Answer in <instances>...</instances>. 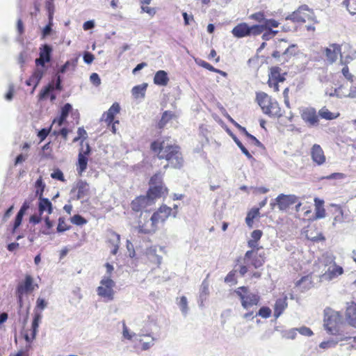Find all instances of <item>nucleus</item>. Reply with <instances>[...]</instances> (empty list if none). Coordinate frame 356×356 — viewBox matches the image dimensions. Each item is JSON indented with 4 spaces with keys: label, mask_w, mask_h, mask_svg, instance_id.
Instances as JSON below:
<instances>
[{
    "label": "nucleus",
    "mask_w": 356,
    "mask_h": 356,
    "mask_svg": "<svg viewBox=\"0 0 356 356\" xmlns=\"http://www.w3.org/2000/svg\"><path fill=\"white\" fill-rule=\"evenodd\" d=\"M83 61L86 64H91L95 59V56L92 53H90L89 51H85L83 54Z\"/></svg>",
    "instance_id": "nucleus-56"
},
{
    "label": "nucleus",
    "mask_w": 356,
    "mask_h": 356,
    "mask_svg": "<svg viewBox=\"0 0 356 356\" xmlns=\"http://www.w3.org/2000/svg\"><path fill=\"white\" fill-rule=\"evenodd\" d=\"M169 78L168 73L164 70H159L154 77V83L157 86H165L168 83Z\"/></svg>",
    "instance_id": "nucleus-24"
},
{
    "label": "nucleus",
    "mask_w": 356,
    "mask_h": 356,
    "mask_svg": "<svg viewBox=\"0 0 356 356\" xmlns=\"http://www.w3.org/2000/svg\"><path fill=\"white\" fill-rule=\"evenodd\" d=\"M36 191L35 193L39 197H42L45 188V184L43 182L42 177L38 179L35 181Z\"/></svg>",
    "instance_id": "nucleus-40"
},
{
    "label": "nucleus",
    "mask_w": 356,
    "mask_h": 356,
    "mask_svg": "<svg viewBox=\"0 0 356 356\" xmlns=\"http://www.w3.org/2000/svg\"><path fill=\"white\" fill-rule=\"evenodd\" d=\"M175 116L174 113L169 111H165L159 122L158 126L159 129L163 128L166 124Z\"/></svg>",
    "instance_id": "nucleus-35"
},
{
    "label": "nucleus",
    "mask_w": 356,
    "mask_h": 356,
    "mask_svg": "<svg viewBox=\"0 0 356 356\" xmlns=\"http://www.w3.org/2000/svg\"><path fill=\"white\" fill-rule=\"evenodd\" d=\"M341 88V86L339 87L338 88H335L333 91L330 92H326L325 94L329 95L330 97H337V98H343L346 97V95L342 94L340 92V90Z\"/></svg>",
    "instance_id": "nucleus-54"
},
{
    "label": "nucleus",
    "mask_w": 356,
    "mask_h": 356,
    "mask_svg": "<svg viewBox=\"0 0 356 356\" xmlns=\"http://www.w3.org/2000/svg\"><path fill=\"white\" fill-rule=\"evenodd\" d=\"M42 315L41 312H35L34 317L33 319L32 325H31V330H32V339H35L38 331L40 323L41 321Z\"/></svg>",
    "instance_id": "nucleus-28"
},
{
    "label": "nucleus",
    "mask_w": 356,
    "mask_h": 356,
    "mask_svg": "<svg viewBox=\"0 0 356 356\" xmlns=\"http://www.w3.org/2000/svg\"><path fill=\"white\" fill-rule=\"evenodd\" d=\"M256 99L266 115L271 118H280L282 115L277 102L266 93L263 92L257 93Z\"/></svg>",
    "instance_id": "nucleus-2"
},
{
    "label": "nucleus",
    "mask_w": 356,
    "mask_h": 356,
    "mask_svg": "<svg viewBox=\"0 0 356 356\" xmlns=\"http://www.w3.org/2000/svg\"><path fill=\"white\" fill-rule=\"evenodd\" d=\"M346 177V175L343 173L340 172H334L328 176L325 177L324 178L326 179H342Z\"/></svg>",
    "instance_id": "nucleus-60"
},
{
    "label": "nucleus",
    "mask_w": 356,
    "mask_h": 356,
    "mask_svg": "<svg viewBox=\"0 0 356 356\" xmlns=\"http://www.w3.org/2000/svg\"><path fill=\"white\" fill-rule=\"evenodd\" d=\"M298 329L292 328L282 332L283 337L289 339H294L297 335Z\"/></svg>",
    "instance_id": "nucleus-48"
},
{
    "label": "nucleus",
    "mask_w": 356,
    "mask_h": 356,
    "mask_svg": "<svg viewBox=\"0 0 356 356\" xmlns=\"http://www.w3.org/2000/svg\"><path fill=\"white\" fill-rule=\"evenodd\" d=\"M33 289V277L30 275H26L24 280L18 284L17 287V292L26 293L31 292Z\"/></svg>",
    "instance_id": "nucleus-17"
},
{
    "label": "nucleus",
    "mask_w": 356,
    "mask_h": 356,
    "mask_svg": "<svg viewBox=\"0 0 356 356\" xmlns=\"http://www.w3.org/2000/svg\"><path fill=\"white\" fill-rule=\"evenodd\" d=\"M296 44L290 45L283 52L282 56L285 57L286 60L288 58H290L291 56H293L296 53Z\"/></svg>",
    "instance_id": "nucleus-44"
},
{
    "label": "nucleus",
    "mask_w": 356,
    "mask_h": 356,
    "mask_svg": "<svg viewBox=\"0 0 356 356\" xmlns=\"http://www.w3.org/2000/svg\"><path fill=\"white\" fill-rule=\"evenodd\" d=\"M306 236L309 240L314 242L323 241L325 239L321 233H317L316 235H314L313 234V232L309 230L307 232Z\"/></svg>",
    "instance_id": "nucleus-41"
},
{
    "label": "nucleus",
    "mask_w": 356,
    "mask_h": 356,
    "mask_svg": "<svg viewBox=\"0 0 356 356\" xmlns=\"http://www.w3.org/2000/svg\"><path fill=\"white\" fill-rule=\"evenodd\" d=\"M318 115L321 118L327 120L336 119L339 115V113L335 114L330 112L325 106L319 110Z\"/></svg>",
    "instance_id": "nucleus-34"
},
{
    "label": "nucleus",
    "mask_w": 356,
    "mask_h": 356,
    "mask_svg": "<svg viewBox=\"0 0 356 356\" xmlns=\"http://www.w3.org/2000/svg\"><path fill=\"white\" fill-rule=\"evenodd\" d=\"M120 107L118 103H113L110 108L104 113L103 118H105V122L108 124L113 122L115 115L120 112Z\"/></svg>",
    "instance_id": "nucleus-22"
},
{
    "label": "nucleus",
    "mask_w": 356,
    "mask_h": 356,
    "mask_svg": "<svg viewBox=\"0 0 356 356\" xmlns=\"http://www.w3.org/2000/svg\"><path fill=\"white\" fill-rule=\"evenodd\" d=\"M271 309L268 307H261L255 316H259L264 318H269L271 315Z\"/></svg>",
    "instance_id": "nucleus-42"
},
{
    "label": "nucleus",
    "mask_w": 356,
    "mask_h": 356,
    "mask_svg": "<svg viewBox=\"0 0 356 356\" xmlns=\"http://www.w3.org/2000/svg\"><path fill=\"white\" fill-rule=\"evenodd\" d=\"M52 47L47 44H44L40 47L39 58H36L35 62L37 66L45 67V64L49 63L51 59Z\"/></svg>",
    "instance_id": "nucleus-12"
},
{
    "label": "nucleus",
    "mask_w": 356,
    "mask_h": 356,
    "mask_svg": "<svg viewBox=\"0 0 356 356\" xmlns=\"http://www.w3.org/2000/svg\"><path fill=\"white\" fill-rule=\"evenodd\" d=\"M29 208V203L27 201H25L22 205L19 211L17 212L14 225H13V232L20 226L22 222L23 217L26 211V210Z\"/></svg>",
    "instance_id": "nucleus-21"
},
{
    "label": "nucleus",
    "mask_w": 356,
    "mask_h": 356,
    "mask_svg": "<svg viewBox=\"0 0 356 356\" xmlns=\"http://www.w3.org/2000/svg\"><path fill=\"white\" fill-rule=\"evenodd\" d=\"M348 306L346 311V318L348 323L354 327H356V303L351 302L347 303Z\"/></svg>",
    "instance_id": "nucleus-16"
},
{
    "label": "nucleus",
    "mask_w": 356,
    "mask_h": 356,
    "mask_svg": "<svg viewBox=\"0 0 356 356\" xmlns=\"http://www.w3.org/2000/svg\"><path fill=\"white\" fill-rule=\"evenodd\" d=\"M101 286L97 287V294L103 298H106L109 300L113 299V287L115 282L109 277H104L100 282Z\"/></svg>",
    "instance_id": "nucleus-8"
},
{
    "label": "nucleus",
    "mask_w": 356,
    "mask_h": 356,
    "mask_svg": "<svg viewBox=\"0 0 356 356\" xmlns=\"http://www.w3.org/2000/svg\"><path fill=\"white\" fill-rule=\"evenodd\" d=\"M138 337H144L150 339L147 341H143V340L141 338L137 339L142 344V349L143 350H147L149 348H151L154 345L155 342L157 341V338L152 336L151 333H140L138 334Z\"/></svg>",
    "instance_id": "nucleus-23"
},
{
    "label": "nucleus",
    "mask_w": 356,
    "mask_h": 356,
    "mask_svg": "<svg viewBox=\"0 0 356 356\" xmlns=\"http://www.w3.org/2000/svg\"><path fill=\"white\" fill-rule=\"evenodd\" d=\"M232 33L237 38L257 36L261 34V29L257 24L249 25L245 22H242L233 28Z\"/></svg>",
    "instance_id": "nucleus-6"
},
{
    "label": "nucleus",
    "mask_w": 356,
    "mask_h": 356,
    "mask_svg": "<svg viewBox=\"0 0 356 356\" xmlns=\"http://www.w3.org/2000/svg\"><path fill=\"white\" fill-rule=\"evenodd\" d=\"M227 118L229 120V121L231 123H232L238 130H240L241 132H243L252 141V143L255 146H257L258 147H263L262 143L258 139H257L256 137H254L253 135L248 133L245 127H243L241 126L239 124H238L229 115H227Z\"/></svg>",
    "instance_id": "nucleus-18"
},
{
    "label": "nucleus",
    "mask_w": 356,
    "mask_h": 356,
    "mask_svg": "<svg viewBox=\"0 0 356 356\" xmlns=\"http://www.w3.org/2000/svg\"><path fill=\"white\" fill-rule=\"evenodd\" d=\"M149 184V188H161V195L163 194L164 191H165V188H164L163 186H162V175L161 173H156L154 175H153L150 179Z\"/></svg>",
    "instance_id": "nucleus-27"
},
{
    "label": "nucleus",
    "mask_w": 356,
    "mask_h": 356,
    "mask_svg": "<svg viewBox=\"0 0 356 356\" xmlns=\"http://www.w3.org/2000/svg\"><path fill=\"white\" fill-rule=\"evenodd\" d=\"M51 177L53 178V179H57V180H59V181H65V178H64V175H63V172L59 170V169H56L55 170L51 175Z\"/></svg>",
    "instance_id": "nucleus-55"
},
{
    "label": "nucleus",
    "mask_w": 356,
    "mask_h": 356,
    "mask_svg": "<svg viewBox=\"0 0 356 356\" xmlns=\"http://www.w3.org/2000/svg\"><path fill=\"white\" fill-rule=\"evenodd\" d=\"M276 204L280 211H286L290 206L296 204L298 201V197L295 195L280 194L275 198Z\"/></svg>",
    "instance_id": "nucleus-11"
},
{
    "label": "nucleus",
    "mask_w": 356,
    "mask_h": 356,
    "mask_svg": "<svg viewBox=\"0 0 356 356\" xmlns=\"http://www.w3.org/2000/svg\"><path fill=\"white\" fill-rule=\"evenodd\" d=\"M268 79V86H272L273 81H285L284 74H281V69L279 67H273L270 68Z\"/></svg>",
    "instance_id": "nucleus-19"
},
{
    "label": "nucleus",
    "mask_w": 356,
    "mask_h": 356,
    "mask_svg": "<svg viewBox=\"0 0 356 356\" xmlns=\"http://www.w3.org/2000/svg\"><path fill=\"white\" fill-rule=\"evenodd\" d=\"M340 337L337 339H330L327 341H325L321 342L319 344V347L323 349H327L330 348L334 347L339 341H343V340H347L348 339H350V337H344L343 335L339 336Z\"/></svg>",
    "instance_id": "nucleus-32"
},
{
    "label": "nucleus",
    "mask_w": 356,
    "mask_h": 356,
    "mask_svg": "<svg viewBox=\"0 0 356 356\" xmlns=\"http://www.w3.org/2000/svg\"><path fill=\"white\" fill-rule=\"evenodd\" d=\"M301 118L309 127H316L319 119L316 111L313 107H306L301 111Z\"/></svg>",
    "instance_id": "nucleus-9"
},
{
    "label": "nucleus",
    "mask_w": 356,
    "mask_h": 356,
    "mask_svg": "<svg viewBox=\"0 0 356 356\" xmlns=\"http://www.w3.org/2000/svg\"><path fill=\"white\" fill-rule=\"evenodd\" d=\"M324 313V327L327 332L332 335L342 336L340 330L342 318L339 313L330 308L325 309Z\"/></svg>",
    "instance_id": "nucleus-3"
},
{
    "label": "nucleus",
    "mask_w": 356,
    "mask_h": 356,
    "mask_svg": "<svg viewBox=\"0 0 356 356\" xmlns=\"http://www.w3.org/2000/svg\"><path fill=\"white\" fill-rule=\"evenodd\" d=\"M343 273V268L337 266L334 262H333V264H331L323 273L322 277L325 280H332V279L337 277L339 275H342Z\"/></svg>",
    "instance_id": "nucleus-13"
},
{
    "label": "nucleus",
    "mask_w": 356,
    "mask_h": 356,
    "mask_svg": "<svg viewBox=\"0 0 356 356\" xmlns=\"http://www.w3.org/2000/svg\"><path fill=\"white\" fill-rule=\"evenodd\" d=\"M76 190L78 191L76 199L80 200L88 195L89 186L86 181L80 179L76 182V186L71 190V193H74Z\"/></svg>",
    "instance_id": "nucleus-15"
},
{
    "label": "nucleus",
    "mask_w": 356,
    "mask_h": 356,
    "mask_svg": "<svg viewBox=\"0 0 356 356\" xmlns=\"http://www.w3.org/2000/svg\"><path fill=\"white\" fill-rule=\"evenodd\" d=\"M47 307V302L41 298H38L36 300V307L35 308V312H37V309H40L41 311L44 310Z\"/></svg>",
    "instance_id": "nucleus-51"
},
{
    "label": "nucleus",
    "mask_w": 356,
    "mask_h": 356,
    "mask_svg": "<svg viewBox=\"0 0 356 356\" xmlns=\"http://www.w3.org/2000/svg\"><path fill=\"white\" fill-rule=\"evenodd\" d=\"M349 47L348 44H343L341 46L337 44H332L329 48L325 49V55L327 59L331 63H334L337 60L338 56L340 55L341 58L343 57V54L341 52L342 48L346 49Z\"/></svg>",
    "instance_id": "nucleus-10"
},
{
    "label": "nucleus",
    "mask_w": 356,
    "mask_h": 356,
    "mask_svg": "<svg viewBox=\"0 0 356 356\" xmlns=\"http://www.w3.org/2000/svg\"><path fill=\"white\" fill-rule=\"evenodd\" d=\"M249 18L251 19L255 20L256 22H257L260 24L264 23V21L266 20L264 14L262 12H257V13H253L250 15Z\"/></svg>",
    "instance_id": "nucleus-45"
},
{
    "label": "nucleus",
    "mask_w": 356,
    "mask_h": 356,
    "mask_svg": "<svg viewBox=\"0 0 356 356\" xmlns=\"http://www.w3.org/2000/svg\"><path fill=\"white\" fill-rule=\"evenodd\" d=\"M293 23H305L307 20H314V13L307 5H302L285 17Z\"/></svg>",
    "instance_id": "nucleus-7"
},
{
    "label": "nucleus",
    "mask_w": 356,
    "mask_h": 356,
    "mask_svg": "<svg viewBox=\"0 0 356 356\" xmlns=\"http://www.w3.org/2000/svg\"><path fill=\"white\" fill-rule=\"evenodd\" d=\"M259 214V208H252L247 214L245 222L249 227H252L253 220Z\"/></svg>",
    "instance_id": "nucleus-36"
},
{
    "label": "nucleus",
    "mask_w": 356,
    "mask_h": 356,
    "mask_svg": "<svg viewBox=\"0 0 356 356\" xmlns=\"http://www.w3.org/2000/svg\"><path fill=\"white\" fill-rule=\"evenodd\" d=\"M182 314L186 316L188 313V300L186 296H183L180 298L179 302L177 303Z\"/></svg>",
    "instance_id": "nucleus-38"
},
{
    "label": "nucleus",
    "mask_w": 356,
    "mask_h": 356,
    "mask_svg": "<svg viewBox=\"0 0 356 356\" xmlns=\"http://www.w3.org/2000/svg\"><path fill=\"white\" fill-rule=\"evenodd\" d=\"M264 259L261 257V254H259V257L255 255L252 259V265L255 268H258L261 267L264 264Z\"/></svg>",
    "instance_id": "nucleus-52"
},
{
    "label": "nucleus",
    "mask_w": 356,
    "mask_h": 356,
    "mask_svg": "<svg viewBox=\"0 0 356 356\" xmlns=\"http://www.w3.org/2000/svg\"><path fill=\"white\" fill-rule=\"evenodd\" d=\"M122 335L125 339L131 340L133 338V337L136 336V334L130 333L129 331V329L127 328L126 325L124 323L123 324Z\"/></svg>",
    "instance_id": "nucleus-61"
},
{
    "label": "nucleus",
    "mask_w": 356,
    "mask_h": 356,
    "mask_svg": "<svg viewBox=\"0 0 356 356\" xmlns=\"http://www.w3.org/2000/svg\"><path fill=\"white\" fill-rule=\"evenodd\" d=\"M234 293L240 298L243 308L246 310H248L254 305H257L259 302L260 297L258 294L252 293L246 286L237 288Z\"/></svg>",
    "instance_id": "nucleus-5"
},
{
    "label": "nucleus",
    "mask_w": 356,
    "mask_h": 356,
    "mask_svg": "<svg viewBox=\"0 0 356 356\" xmlns=\"http://www.w3.org/2000/svg\"><path fill=\"white\" fill-rule=\"evenodd\" d=\"M157 211L162 213L163 216H166V219H167L171 213L172 209L170 207H168L164 205V206L161 207Z\"/></svg>",
    "instance_id": "nucleus-63"
},
{
    "label": "nucleus",
    "mask_w": 356,
    "mask_h": 356,
    "mask_svg": "<svg viewBox=\"0 0 356 356\" xmlns=\"http://www.w3.org/2000/svg\"><path fill=\"white\" fill-rule=\"evenodd\" d=\"M81 147L79 149V155L82 154V156L88 157L91 152V148L88 143L86 144V147L84 148L83 146V142L81 143Z\"/></svg>",
    "instance_id": "nucleus-53"
},
{
    "label": "nucleus",
    "mask_w": 356,
    "mask_h": 356,
    "mask_svg": "<svg viewBox=\"0 0 356 356\" xmlns=\"http://www.w3.org/2000/svg\"><path fill=\"white\" fill-rule=\"evenodd\" d=\"M280 23L274 19H266L264 21V23L258 24L261 29V34L264 31V30H273L272 27L276 28L278 27Z\"/></svg>",
    "instance_id": "nucleus-31"
},
{
    "label": "nucleus",
    "mask_w": 356,
    "mask_h": 356,
    "mask_svg": "<svg viewBox=\"0 0 356 356\" xmlns=\"http://www.w3.org/2000/svg\"><path fill=\"white\" fill-rule=\"evenodd\" d=\"M165 220L166 216H163V214L159 211L154 212L149 219V221L151 222V226H152V229L156 230L157 224L159 222H164Z\"/></svg>",
    "instance_id": "nucleus-33"
},
{
    "label": "nucleus",
    "mask_w": 356,
    "mask_h": 356,
    "mask_svg": "<svg viewBox=\"0 0 356 356\" xmlns=\"http://www.w3.org/2000/svg\"><path fill=\"white\" fill-rule=\"evenodd\" d=\"M38 211L40 215H42L44 211H47L49 214L53 212L52 204L48 198L39 197Z\"/></svg>",
    "instance_id": "nucleus-20"
},
{
    "label": "nucleus",
    "mask_w": 356,
    "mask_h": 356,
    "mask_svg": "<svg viewBox=\"0 0 356 356\" xmlns=\"http://www.w3.org/2000/svg\"><path fill=\"white\" fill-rule=\"evenodd\" d=\"M90 80L95 86H98L101 84V79L98 74L94 72L90 74Z\"/></svg>",
    "instance_id": "nucleus-59"
},
{
    "label": "nucleus",
    "mask_w": 356,
    "mask_h": 356,
    "mask_svg": "<svg viewBox=\"0 0 356 356\" xmlns=\"http://www.w3.org/2000/svg\"><path fill=\"white\" fill-rule=\"evenodd\" d=\"M72 106L70 103H66L62 108L60 111V116L62 117V118L67 119V116L69 115L70 112L72 111Z\"/></svg>",
    "instance_id": "nucleus-47"
},
{
    "label": "nucleus",
    "mask_w": 356,
    "mask_h": 356,
    "mask_svg": "<svg viewBox=\"0 0 356 356\" xmlns=\"http://www.w3.org/2000/svg\"><path fill=\"white\" fill-rule=\"evenodd\" d=\"M232 139L236 144V145L239 147L241 152L247 156L248 159H252V156L249 152V151L244 147L242 143L239 140V139L234 135H232Z\"/></svg>",
    "instance_id": "nucleus-39"
},
{
    "label": "nucleus",
    "mask_w": 356,
    "mask_h": 356,
    "mask_svg": "<svg viewBox=\"0 0 356 356\" xmlns=\"http://www.w3.org/2000/svg\"><path fill=\"white\" fill-rule=\"evenodd\" d=\"M71 222L76 225H82L87 222L86 220L79 214H76L71 218Z\"/></svg>",
    "instance_id": "nucleus-46"
},
{
    "label": "nucleus",
    "mask_w": 356,
    "mask_h": 356,
    "mask_svg": "<svg viewBox=\"0 0 356 356\" xmlns=\"http://www.w3.org/2000/svg\"><path fill=\"white\" fill-rule=\"evenodd\" d=\"M49 132H50L49 129H47V128L42 129L38 132V136L40 138V140L42 141L47 138V136L49 135Z\"/></svg>",
    "instance_id": "nucleus-62"
},
{
    "label": "nucleus",
    "mask_w": 356,
    "mask_h": 356,
    "mask_svg": "<svg viewBox=\"0 0 356 356\" xmlns=\"http://www.w3.org/2000/svg\"><path fill=\"white\" fill-rule=\"evenodd\" d=\"M147 87V83H143L134 86L131 90L132 95L136 99L140 97L143 98L145 95Z\"/></svg>",
    "instance_id": "nucleus-30"
},
{
    "label": "nucleus",
    "mask_w": 356,
    "mask_h": 356,
    "mask_svg": "<svg viewBox=\"0 0 356 356\" xmlns=\"http://www.w3.org/2000/svg\"><path fill=\"white\" fill-rule=\"evenodd\" d=\"M70 229L69 227L66 225L65 218L63 217H60L58 218V224L57 226V232H63Z\"/></svg>",
    "instance_id": "nucleus-49"
},
{
    "label": "nucleus",
    "mask_w": 356,
    "mask_h": 356,
    "mask_svg": "<svg viewBox=\"0 0 356 356\" xmlns=\"http://www.w3.org/2000/svg\"><path fill=\"white\" fill-rule=\"evenodd\" d=\"M311 156L314 162L318 165H322L325 161V156L323 149L319 145L315 144L312 147Z\"/></svg>",
    "instance_id": "nucleus-14"
},
{
    "label": "nucleus",
    "mask_w": 356,
    "mask_h": 356,
    "mask_svg": "<svg viewBox=\"0 0 356 356\" xmlns=\"http://www.w3.org/2000/svg\"><path fill=\"white\" fill-rule=\"evenodd\" d=\"M287 307L286 296L282 298H279L276 300L274 306V316L277 318L283 313Z\"/></svg>",
    "instance_id": "nucleus-25"
},
{
    "label": "nucleus",
    "mask_w": 356,
    "mask_h": 356,
    "mask_svg": "<svg viewBox=\"0 0 356 356\" xmlns=\"http://www.w3.org/2000/svg\"><path fill=\"white\" fill-rule=\"evenodd\" d=\"M151 149L157 152L159 159H164L168 161V165H164L165 168L168 165L174 168H180L182 166L184 160L178 146L165 145L164 141H154L151 144Z\"/></svg>",
    "instance_id": "nucleus-1"
},
{
    "label": "nucleus",
    "mask_w": 356,
    "mask_h": 356,
    "mask_svg": "<svg viewBox=\"0 0 356 356\" xmlns=\"http://www.w3.org/2000/svg\"><path fill=\"white\" fill-rule=\"evenodd\" d=\"M196 63L198 65H200L211 72H213V70H215V67H213L211 64H209V63H207L203 60H196Z\"/></svg>",
    "instance_id": "nucleus-57"
},
{
    "label": "nucleus",
    "mask_w": 356,
    "mask_h": 356,
    "mask_svg": "<svg viewBox=\"0 0 356 356\" xmlns=\"http://www.w3.org/2000/svg\"><path fill=\"white\" fill-rule=\"evenodd\" d=\"M53 90L54 88L51 84H49L47 86H46L40 93L41 98L47 97Z\"/></svg>",
    "instance_id": "nucleus-64"
},
{
    "label": "nucleus",
    "mask_w": 356,
    "mask_h": 356,
    "mask_svg": "<svg viewBox=\"0 0 356 356\" xmlns=\"http://www.w3.org/2000/svg\"><path fill=\"white\" fill-rule=\"evenodd\" d=\"M44 70L37 69L31 76V80H34L35 81V88L38 85L40 80L42 79L44 75Z\"/></svg>",
    "instance_id": "nucleus-43"
},
{
    "label": "nucleus",
    "mask_w": 356,
    "mask_h": 356,
    "mask_svg": "<svg viewBox=\"0 0 356 356\" xmlns=\"http://www.w3.org/2000/svg\"><path fill=\"white\" fill-rule=\"evenodd\" d=\"M264 31L261 38L265 41L270 40L278 33V31L275 30H264Z\"/></svg>",
    "instance_id": "nucleus-50"
},
{
    "label": "nucleus",
    "mask_w": 356,
    "mask_h": 356,
    "mask_svg": "<svg viewBox=\"0 0 356 356\" xmlns=\"http://www.w3.org/2000/svg\"><path fill=\"white\" fill-rule=\"evenodd\" d=\"M112 236L113 238H110V241L112 243V245H113V249L111 250V253L115 255L118 253L120 245V235L115 232H113Z\"/></svg>",
    "instance_id": "nucleus-37"
},
{
    "label": "nucleus",
    "mask_w": 356,
    "mask_h": 356,
    "mask_svg": "<svg viewBox=\"0 0 356 356\" xmlns=\"http://www.w3.org/2000/svg\"><path fill=\"white\" fill-rule=\"evenodd\" d=\"M297 329H298V332L302 335L309 337L313 334L312 330L307 327L302 326V327H300V328H297Z\"/></svg>",
    "instance_id": "nucleus-58"
},
{
    "label": "nucleus",
    "mask_w": 356,
    "mask_h": 356,
    "mask_svg": "<svg viewBox=\"0 0 356 356\" xmlns=\"http://www.w3.org/2000/svg\"><path fill=\"white\" fill-rule=\"evenodd\" d=\"M209 293V282L207 280H204L202 282L201 286H200V296H199V306L200 307L204 306V301H205L207 298V296Z\"/></svg>",
    "instance_id": "nucleus-26"
},
{
    "label": "nucleus",
    "mask_w": 356,
    "mask_h": 356,
    "mask_svg": "<svg viewBox=\"0 0 356 356\" xmlns=\"http://www.w3.org/2000/svg\"><path fill=\"white\" fill-rule=\"evenodd\" d=\"M161 188H149L147 195L140 196L136 198L131 202V208L135 211H140L151 206L154 203V200L161 197Z\"/></svg>",
    "instance_id": "nucleus-4"
},
{
    "label": "nucleus",
    "mask_w": 356,
    "mask_h": 356,
    "mask_svg": "<svg viewBox=\"0 0 356 356\" xmlns=\"http://www.w3.org/2000/svg\"><path fill=\"white\" fill-rule=\"evenodd\" d=\"M88 157L81 155H78V161L76 163V171L79 175H81L82 173L86 170L88 166Z\"/></svg>",
    "instance_id": "nucleus-29"
}]
</instances>
